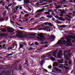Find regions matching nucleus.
Segmentation results:
<instances>
[{
  "mask_svg": "<svg viewBox=\"0 0 75 75\" xmlns=\"http://www.w3.org/2000/svg\"><path fill=\"white\" fill-rule=\"evenodd\" d=\"M37 38H38V39H39V40H40V41L41 42V41H42L43 40H44V38H39V37H38Z\"/></svg>",
  "mask_w": 75,
  "mask_h": 75,
  "instance_id": "16",
  "label": "nucleus"
},
{
  "mask_svg": "<svg viewBox=\"0 0 75 75\" xmlns=\"http://www.w3.org/2000/svg\"><path fill=\"white\" fill-rule=\"evenodd\" d=\"M23 47H24V46L22 44H20V45L19 48H21Z\"/></svg>",
  "mask_w": 75,
  "mask_h": 75,
  "instance_id": "27",
  "label": "nucleus"
},
{
  "mask_svg": "<svg viewBox=\"0 0 75 75\" xmlns=\"http://www.w3.org/2000/svg\"><path fill=\"white\" fill-rule=\"evenodd\" d=\"M22 44H25V45H27V43H24V42H22Z\"/></svg>",
  "mask_w": 75,
  "mask_h": 75,
  "instance_id": "58",
  "label": "nucleus"
},
{
  "mask_svg": "<svg viewBox=\"0 0 75 75\" xmlns=\"http://www.w3.org/2000/svg\"><path fill=\"white\" fill-rule=\"evenodd\" d=\"M5 8L6 9H7V10H8V7H7V6H5Z\"/></svg>",
  "mask_w": 75,
  "mask_h": 75,
  "instance_id": "46",
  "label": "nucleus"
},
{
  "mask_svg": "<svg viewBox=\"0 0 75 75\" xmlns=\"http://www.w3.org/2000/svg\"><path fill=\"white\" fill-rule=\"evenodd\" d=\"M58 6L59 7V8H61V6L60 5H59Z\"/></svg>",
  "mask_w": 75,
  "mask_h": 75,
  "instance_id": "56",
  "label": "nucleus"
},
{
  "mask_svg": "<svg viewBox=\"0 0 75 75\" xmlns=\"http://www.w3.org/2000/svg\"><path fill=\"white\" fill-rule=\"evenodd\" d=\"M62 51L61 50H60L59 51V53L57 54V56L59 58H61V57L62 56Z\"/></svg>",
  "mask_w": 75,
  "mask_h": 75,
  "instance_id": "2",
  "label": "nucleus"
},
{
  "mask_svg": "<svg viewBox=\"0 0 75 75\" xmlns=\"http://www.w3.org/2000/svg\"><path fill=\"white\" fill-rule=\"evenodd\" d=\"M59 64L57 62H55L53 64V65L54 67H57Z\"/></svg>",
  "mask_w": 75,
  "mask_h": 75,
  "instance_id": "9",
  "label": "nucleus"
},
{
  "mask_svg": "<svg viewBox=\"0 0 75 75\" xmlns=\"http://www.w3.org/2000/svg\"><path fill=\"white\" fill-rule=\"evenodd\" d=\"M55 18H54V17H53V18H52V21H55Z\"/></svg>",
  "mask_w": 75,
  "mask_h": 75,
  "instance_id": "45",
  "label": "nucleus"
},
{
  "mask_svg": "<svg viewBox=\"0 0 75 75\" xmlns=\"http://www.w3.org/2000/svg\"><path fill=\"white\" fill-rule=\"evenodd\" d=\"M69 65H71V64H72V61L71 60H70L69 62Z\"/></svg>",
  "mask_w": 75,
  "mask_h": 75,
  "instance_id": "33",
  "label": "nucleus"
},
{
  "mask_svg": "<svg viewBox=\"0 0 75 75\" xmlns=\"http://www.w3.org/2000/svg\"><path fill=\"white\" fill-rule=\"evenodd\" d=\"M47 42L45 41L44 42V44H47Z\"/></svg>",
  "mask_w": 75,
  "mask_h": 75,
  "instance_id": "61",
  "label": "nucleus"
},
{
  "mask_svg": "<svg viewBox=\"0 0 75 75\" xmlns=\"http://www.w3.org/2000/svg\"><path fill=\"white\" fill-rule=\"evenodd\" d=\"M58 62L60 64H62L64 62V60L62 59L61 60H59Z\"/></svg>",
  "mask_w": 75,
  "mask_h": 75,
  "instance_id": "15",
  "label": "nucleus"
},
{
  "mask_svg": "<svg viewBox=\"0 0 75 75\" xmlns=\"http://www.w3.org/2000/svg\"><path fill=\"white\" fill-rule=\"evenodd\" d=\"M29 20V19L27 18L25 20V21H28V20Z\"/></svg>",
  "mask_w": 75,
  "mask_h": 75,
  "instance_id": "52",
  "label": "nucleus"
},
{
  "mask_svg": "<svg viewBox=\"0 0 75 75\" xmlns=\"http://www.w3.org/2000/svg\"><path fill=\"white\" fill-rule=\"evenodd\" d=\"M1 35L2 37H4V36H6V34L2 33L1 34Z\"/></svg>",
  "mask_w": 75,
  "mask_h": 75,
  "instance_id": "26",
  "label": "nucleus"
},
{
  "mask_svg": "<svg viewBox=\"0 0 75 75\" xmlns=\"http://www.w3.org/2000/svg\"><path fill=\"white\" fill-rule=\"evenodd\" d=\"M3 15L4 16H6V11H4L3 13Z\"/></svg>",
  "mask_w": 75,
  "mask_h": 75,
  "instance_id": "25",
  "label": "nucleus"
},
{
  "mask_svg": "<svg viewBox=\"0 0 75 75\" xmlns=\"http://www.w3.org/2000/svg\"><path fill=\"white\" fill-rule=\"evenodd\" d=\"M5 46H6V45H3L2 47H5Z\"/></svg>",
  "mask_w": 75,
  "mask_h": 75,
  "instance_id": "64",
  "label": "nucleus"
},
{
  "mask_svg": "<svg viewBox=\"0 0 75 75\" xmlns=\"http://www.w3.org/2000/svg\"><path fill=\"white\" fill-rule=\"evenodd\" d=\"M52 38H55V36H52Z\"/></svg>",
  "mask_w": 75,
  "mask_h": 75,
  "instance_id": "59",
  "label": "nucleus"
},
{
  "mask_svg": "<svg viewBox=\"0 0 75 75\" xmlns=\"http://www.w3.org/2000/svg\"><path fill=\"white\" fill-rule=\"evenodd\" d=\"M69 52H68V53L66 55V60H69V59H68V55L69 56V57H71V54H70V53H69Z\"/></svg>",
  "mask_w": 75,
  "mask_h": 75,
  "instance_id": "4",
  "label": "nucleus"
},
{
  "mask_svg": "<svg viewBox=\"0 0 75 75\" xmlns=\"http://www.w3.org/2000/svg\"><path fill=\"white\" fill-rule=\"evenodd\" d=\"M65 10H63V11L60 12L61 13H63V14H65Z\"/></svg>",
  "mask_w": 75,
  "mask_h": 75,
  "instance_id": "24",
  "label": "nucleus"
},
{
  "mask_svg": "<svg viewBox=\"0 0 75 75\" xmlns=\"http://www.w3.org/2000/svg\"><path fill=\"white\" fill-rule=\"evenodd\" d=\"M33 47H31L29 49V50H32V49H33Z\"/></svg>",
  "mask_w": 75,
  "mask_h": 75,
  "instance_id": "60",
  "label": "nucleus"
},
{
  "mask_svg": "<svg viewBox=\"0 0 75 75\" xmlns=\"http://www.w3.org/2000/svg\"><path fill=\"white\" fill-rule=\"evenodd\" d=\"M22 7L21 6H20L19 7V9H21L22 8Z\"/></svg>",
  "mask_w": 75,
  "mask_h": 75,
  "instance_id": "63",
  "label": "nucleus"
},
{
  "mask_svg": "<svg viewBox=\"0 0 75 75\" xmlns=\"http://www.w3.org/2000/svg\"><path fill=\"white\" fill-rule=\"evenodd\" d=\"M11 22V23H12V24L14 23L13 21H12Z\"/></svg>",
  "mask_w": 75,
  "mask_h": 75,
  "instance_id": "62",
  "label": "nucleus"
},
{
  "mask_svg": "<svg viewBox=\"0 0 75 75\" xmlns=\"http://www.w3.org/2000/svg\"><path fill=\"white\" fill-rule=\"evenodd\" d=\"M68 14H69V15H71V16H73V15H72V14L71 13H68Z\"/></svg>",
  "mask_w": 75,
  "mask_h": 75,
  "instance_id": "51",
  "label": "nucleus"
},
{
  "mask_svg": "<svg viewBox=\"0 0 75 75\" xmlns=\"http://www.w3.org/2000/svg\"><path fill=\"white\" fill-rule=\"evenodd\" d=\"M16 33H17L18 34H22V32L20 31H17Z\"/></svg>",
  "mask_w": 75,
  "mask_h": 75,
  "instance_id": "28",
  "label": "nucleus"
},
{
  "mask_svg": "<svg viewBox=\"0 0 75 75\" xmlns=\"http://www.w3.org/2000/svg\"><path fill=\"white\" fill-rule=\"evenodd\" d=\"M44 9L42 8V9H40L39 10H37L36 12V13H39L40 12H43L44 11Z\"/></svg>",
  "mask_w": 75,
  "mask_h": 75,
  "instance_id": "7",
  "label": "nucleus"
},
{
  "mask_svg": "<svg viewBox=\"0 0 75 75\" xmlns=\"http://www.w3.org/2000/svg\"><path fill=\"white\" fill-rule=\"evenodd\" d=\"M12 47H9L8 48V50H12Z\"/></svg>",
  "mask_w": 75,
  "mask_h": 75,
  "instance_id": "47",
  "label": "nucleus"
},
{
  "mask_svg": "<svg viewBox=\"0 0 75 75\" xmlns=\"http://www.w3.org/2000/svg\"><path fill=\"white\" fill-rule=\"evenodd\" d=\"M73 2V0H71L69 1V3H72Z\"/></svg>",
  "mask_w": 75,
  "mask_h": 75,
  "instance_id": "49",
  "label": "nucleus"
},
{
  "mask_svg": "<svg viewBox=\"0 0 75 75\" xmlns=\"http://www.w3.org/2000/svg\"><path fill=\"white\" fill-rule=\"evenodd\" d=\"M67 52H68V50H67V51H64V57H65V54H66V53H67Z\"/></svg>",
  "mask_w": 75,
  "mask_h": 75,
  "instance_id": "18",
  "label": "nucleus"
},
{
  "mask_svg": "<svg viewBox=\"0 0 75 75\" xmlns=\"http://www.w3.org/2000/svg\"><path fill=\"white\" fill-rule=\"evenodd\" d=\"M8 17H7L6 18V21H7V20H8Z\"/></svg>",
  "mask_w": 75,
  "mask_h": 75,
  "instance_id": "57",
  "label": "nucleus"
},
{
  "mask_svg": "<svg viewBox=\"0 0 75 75\" xmlns=\"http://www.w3.org/2000/svg\"><path fill=\"white\" fill-rule=\"evenodd\" d=\"M64 16V14L63 13H61L60 14V16Z\"/></svg>",
  "mask_w": 75,
  "mask_h": 75,
  "instance_id": "41",
  "label": "nucleus"
},
{
  "mask_svg": "<svg viewBox=\"0 0 75 75\" xmlns=\"http://www.w3.org/2000/svg\"><path fill=\"white\" fill-rule=\"evenodd\" d=\"M46 57L44 55V56H42V58H43L44 59V58H45Z\"/></svg>",
  "mask_w": 75,
  "mask_h": 75,
  "instance_id": "39",
  "label": "nucleus"
},
{
  "mask_svg": "<svg viewBox=\"0 0 75 75\" xmlns=\"http://www.w3.org/2000/svg\"><path fill=\"white\" fill-rule=\"evenodd\" d=\"M48 25H50V26H52V25L51 23L49 22H48Z\"/></svg>",
  "mask_w": 75,
  "mask_h": 75,
  "instance_id": "30",
  "label": "nucleus"
},
{
  "mask_svg": "<svg viewBox=\"0 0 75 75\" xmlns=\"http://www.w3.org/2000/svg\"><path fill=\"white\" fill-rule=\"evenodd\" d=\"M17 10L16 9H15L14 10V11H13V13H16V12Z\"/></svg>",
  "mask_w": 75,
  "mask_h": 75,
  "instance_id": "38",
  "label": "nucleus"
},
{
  "mask_svg": "<svg viewBox=\"0 0 75 75\" xmlns=\"http://www.w3.org/2000/svg\"><path fill=\"white\" fill-rule=\"evenodd\" d=\"M46 17H47L48 18H52V16L51 15H47L46 16Z\"/></svg>",
  "mask_w": 75,
  "mask_h": 75,
  "instance_id": "12",
  "label": "nucleus"
},
{
  "mask_svg": "<svg viewBox=\"0 0 75 75\" xmlns=\"http://www.w3.org/2000/svg\"><path fill=\"white\" fill-rule=\"evenodd\" d=\"M48 67L49 69H50V68H52V66H51V65H49Z\"/></svg>",
  "mask_w": 75,
  "mask_h": 75,
  "instance_id": "34",
  "label": "nucleus"
},
{
  "mask_svg": "<svg viewBox=\"0 0 75 75\" xmlns=\"http://www.w3.org/2000/svg\"><path fill=\"white\" fill-rule=\"evenodd\" d=\"M46 55V57H47L52 56V55L54 56V57H56V56L57 55V52H56V51H52L51 52L47 54Z\"/></svg>",
  "mask_w": 75,
  "mask_h": 75,
  "instance_id": "1",
  "label": "nucleus"
},
{
  "mask_svg": "<svg viewBox=\"0 0 75 75\" xmlns=\"http://www.w3.org/2000/svg\"><path fill=\"white\" fill-rule=\"evenodd\" d=\"M59 68H64V66L62 64H60L59 66Z\"/></svg>",
  "mask_w": 75,
  "mask_h": 75,
  "instance_id": "17",
  "label": "nucleus"
},
{
  "mask_svg": "<svg viewBox=\"0 0 75 75\" xmlns=\"http://www.w3.org/2000/svg\"><path fill=\"white\" fill-rule=\"evenodd\" d=\"M35 44H36V45H38V42H36Z\"/></svg>",
  "mask_w": 75,
  "mask_h": 75,
  "instance_id": "40",
  "label": "nucleus"
},
{
  "mask_svg": "<svg viewBox=\"0 0 75 75\" xmlns=\"http://www.w3.org/2000/svg\"><path fill=\"white\" fill-rule=\"evenodd\" d=\"M48 28H49V27H46L45 28H44L43 29L44 30H45V31H46H46H47L48 30Z\"/></svg>",
  "mask_w": 75,
  "mask_h": 75,
  "instance_id": "21",
  "label": "nucleus"
},
{
  "mask_svg": "<svg viewBox=\"0 0 75 75\" xmlns=\"http://www.w3.org/2000/svg\"><path fill=\"white\" fill-rule=\"evenodd\" d=\"M64 67L65 69H68V67H67L65 66H64Z\"/></svg>",
  "mask_w": 75,
  "mask_h": 75,
  "instance_id": "37",
  "label": "nucleus"
},
{
  "mask_svg": "<svg viewBox=\"0 0 75 75\" xmlns=\"http://www.w3.org/2000/svg\"><path fill=\"white\" fill-rule=\"evenodd\" d=\"M8 31L11 33H13L14 31V29L13 28H8Z\"/></svg>",
  "mask_w": 75,
  "mask_h": 75,
  "instance_id": "8",
  "label": "nucleus"
},
{
  "mask_svg": "<svg viewBox=\"0 0 75 75\" xmlns=\"http://www.w3.org/2000/svg\"><path fill=\"white\" fill-rule=\"evenodd\" d=\"M27 9H28L29 10H31V8H30V7H27Z\"/></svg>",
  "mask_w": 75,
  "mask_h": 75,
  "instance_id": "44",
  "label": "nucleus"
},
{
  "mask_svg": "<svg viewBox=\"0 0 75 75\" xmlns=\"http://www.w3.org/2000/svg\"><path fill=\"white\" fill-rule=\"evenodd\" d=\"M65 66H66V67H68L69 65L68 64H65Z\"/></svg>",
  "mask_w": 75,
  "mask_h": 75,
  "instance_id": "50",
  "label": "nucleus"
},
{
  "mask_svg": "<svg viewBox=\"0 0 75 75\" xmlns=\"http://www.w3.org/2000/svg\"><path fill=\"white\" fill-rule=\"evenodd\" d=\"M64 63L65 64H67V63H68V62H67L66 60H65L64 61Z\"/></svg>",
  "mask_w": 75,
  "mask_h": 75,
  "instance_id": "48",
  "label": "nucleus"
},
{
  "mask_svg": "<svg viewBox=\"0 0 75 75\" xmlns=\"http://www.w3.org/2000/svg\"><path fill=\"white\" fill-rule=\"evenodd\" d=\"M59 26L60 27H61V28H65V25H60V26Z\"/></svg>",
  "mask_w": 75,
  "mask_h": 75,
  "instance_id": "23",
  "label": "nucleus"
},
{
  "mask_svg": "<svg viewBox=\"0 0 75 75\" xmlns=\"http://www.w3.org/2000/svg\"><path fill=\"white\" fill-rule=\"evenodd\" d=\"M29 15L27 14L25 15L24 16H25V17H28Z\"/></svg>",
  "mask_w": 75,
  "mask_h": 75,
  "instance_id": "36",
  "label": "nucleus"
},
{
  "mask_svg": "<svg viewBox=\"0 0 75 75\" xmlns=\"http://www.w3.org/2000/svg\"><path fill=\"white\" fill-rule=\"evenodd\" d=\"M1 30H2V31H4V32L6 31V30H4V29H2Z\"/></svg>",
  "mask_w": 75,
  "mask_h": 75,
  "instance_id": "42",
  "label": "nucleus"
},
{
  "mask_svg": "<svg viewBox=\"0 0 75 75\" xmlns=\"http://www.w3.org/2000/svg\"><path fill=\"white\" fill-rule=\"evenodd\" d=\"M54 69L57 72H62V71L61 70L59 69H58L57 67H55Z\"/></svg>",
  "mask_w": 75,
  "mask_h": 75,
  "instance_id": "5",
  "label": "nucleus"
},
{
  "mask_svg": "<svg viewBox=\"0 0 75 75\" xmlns=\"http://www.w3.org/2000/svg\"><path fill=\"white\" fill-rule=\"evenodd\" d=\"M50 58L51 60H52V61H56L54 57H50Z\"/></svg>",
  "mask_w": 75,
  "mask_h": 75,
  "instance_id": "13",
  "label": "nucleus"
},
{
  "mask_svg": "<svg viewBox=\"0 0 75 75\" xmlns=\"http://www.w3.org/2000/svg\"><path fill=\"white\" fill-rule=\"evenodd\" d=\"M3 21V19L2 18H0V21Z\"/></svg>",
  "mask_w": 75,
  "mask_h": 75,
  "instance_id": "43",
  "label": "nucleus"
},
{
  "mask_svg": "<svg viewBox=\"0 0 75 75\" xmlns=\"http://www.w3.org/2000/svg\"><path fill=\"white\" fill-rule=\"evenodd\" d=\"M3 2V1H0V3L1 4H2V3Z\"/></svg>",
  "mask_w": 75,
  "mask_h": 75,
  "instance_id": "54",
  "label": "nucleus"
},
{
  "mask_svg": "<svg viewBox=\"0 0 75 75\" xmlns=\"http://www.w3.org/2000/svg\"><path fill=\"white\" fill-rule=\"evenodd\" d=\"M65 42V40H63V39L62 40H59L57 42V44H62L63 43H64Z\"/></svg>",
  "mask_w": 75,
  "mask_h": 75,
  "instance_id": "3",
  "label": "nucleus"
},
{
  "mask_svg": "<svg viewBox=\"0 0 75 75\" xmlns=\"http://www.w3.org/2000/svg\"><path fill=\"white\" fill-rule=\"evenodd\" d=\"M55 17V18H59V16H54Z\"/></svg>",
  "mask_w": 75,
  "mask_h": 75,
  "instance_id": "35",
  "label": "nucleus"
},
{
  "mask_svg": "<svg viewBox=\"0 0 75 75\" xmlns=\"http://www.w3.org/2000/svg\"><path fill=\"white\" fill-rule=\"evenodd\" d=\"M25 2V3H30V0H26Z\"/></svg>",
  "mask_w": 75,
  "mask_h": 75,
  "instance_id": "29",
  "label": "nucleus"
},
{
  "mask_svg": "<svg viewBox=\"0 0 75 75\" xmlns=\"http://www.w3.org/2000/svg\"><path fill=\"white\" fill-rule=\"evenodd\" d=\"M38 35L40 37H41V38H43L44 37V36L43 35V33H41L40 34H38Z\"/></svg>",
  "mask_w": 75,
  "mask_h": 75,
  "instance_id": "6",
  "label": "nucleus"
},
{
  "mask_svg": "<svg viewBox=\"0 0 75 75\" xmlns=\"http://www.w3.org/2000/svg\"><path fill=\"white\" fill-rule=\"evenodd\" d=\"M13 53H11L10 54H8V55H13Z\"/></svg>",
  "mask_w": 75,
  "mask_h": 75,
  "instance_id": "55",
  "label": "nucleus"
},
{
  "mask_svg": "<svg viewBox=\"0 0 75 75\" xmlns=\"http://www.w3.org/2000/svg\"><path fill=\"white\" fill-rule=\"evenodd\" d=\"M48 22H46L45 23H43V24L45 25H48Z\"/></svg>",
  "mask_w": 75,
  "mask_h": 75,
  "instance_id": "32",
  "label": "nucleus"
},
{
  "mask_svg": "<svg viewBox=\"0 0 75 75\" xmlns=\"http://www.w3.org/2000/svg\"><path fill=\"white\" fill-rule=\"evenodd\" d=\"M45 14H48L49 15H50V13L49 12H45L44 13Z\"/></svg>",
  "mask_w": 75,
  "mask_h": 75,
  "instance_id": "22",
  "label": "nucleus"
},
{
  "mask_svg": "<svg viewBox=\"0 0 75 75\" xmlns=\"http://www.w3.org/2000/svg\"><path fill=\"white\" fill-rule=\"evenodd\" d=\"M58 19L59 20H60V21H65V20L64 18H62L61 17H60V18L59 17Z\"/></svg>",
  "mask_w": 75,
  "mask_h": 75,
  "instance_id": "11",
  "label": "nucleus"
},
{
  "mask_svg": "<svg viewBox=\"0 0 75 75\" xmlns=\"http://www.w3.org/2000/svg\"><path fill=\"white\" fill-rule=\"evenodd\" d=\"M66 16H67V17H69V18H72L73 17V16H72L71 15L69 16H68V15H66Z\"/></svg>",
  "mask_w": 75,
  "mask_h": 75,
  "instance_id": "19",
  "label": "nucleus"
},
{
  "mask_svg": "<svg viewBox=\"0 0 75 75\" xmlns=\"http://www.w3.org/2000/svg\"><path fill=\"white\" fill-rule=\"evenodd\" d=\"M71 42V40L67 39V41L66 42V43L68 44V43Z\"/></svg>",
  "mask_w": 75,
  "mask_h": 75,
  "instance_id": "14",
  "label": "nucleus"
},
{
  "mask_svg": "<svg viewBox=\"0 0 75 75\" xmlns=\"http://www.w3.org/2000/svg\"><path fill=\"white\" fill-rule=\"evenodd\" d=\"M39 2H38L36 4H35L36 5H39V6H44V5H45V4H43L40 5L39 4Z\"/></svg>",
  "mask_w": 75,
  "mask_h": 75,
  "instance_id": "20",
  "label": "nucleus"
},
{
  "mask_svg": "<svg viewBox=\"0 0 75 75\" xmlns=\"http://www.w3.org/2000/svg\"><path fill=\"white\" fill-rule=\"evenodd\" d=\"M18 8H19V7L18 6H17L16 7V8H15V9H16V10H17L18 9Z\"/></svg>",
  "mask_w": 75,
  "mask_h": 75,
  "instance_id": "31",
  "label": "nucleus"
},
{
  "mask_svg": "<svg viewBox=\"0 0 75 75\" xmlns=\"http://www.w3.org/2000/svg\"><path fill=\"white\" fill-rule=\"evenodd\" d=\"M11 5H12V4H10V5H9L8 6V7H10V6H11Z\"/></svg>",
  "mask_w": 75,
  "mask_h": 75,
  "instance_id": "53",
  "label": "nucleus"
},
{
  "mask_svg": "<svg viewBox=\"0 0 75 75\" xmlns=\"http://www.w3.org/2000/svg\"><path fill=\"white\" fill-rule=\"evenodd\" d=\"M17 37H19L20 38H24V36L23 35H20L19 34H17Z\"/></svg>",
  "mask_w": 75,
  "mask_h": 75,
  "instance_id": "10",
  "label": "nucleus"
}]
</instances>
